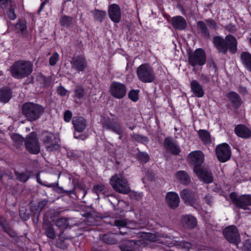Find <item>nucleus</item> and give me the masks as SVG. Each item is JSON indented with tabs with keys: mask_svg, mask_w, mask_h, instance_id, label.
Segmentation results:
<instances>
[{
	"mask_svg": "<svg viewBox=\"0 0 251 251\" xmlns=\"http://www.w3.org/2000/svg\"><path fill=\"white\" fill-rule=\"evenodd\" d=\"M213 44L220 53L226 54L228 51L231 54H235L237 50V41L231 34L227 35L225 39L220 36H215Z\"/></svg>",
	"mask_w": 251,
	"mask_h": 251,
	"instance_id": "f257e3e1",
	"label": "nucleus"
},
{
	"mask_svg": "<svg viewBox=\"0 0 251 251\" xmlns=\"http://www.w3.org/2000/svg\"><path fill=\"white\" fill-rule=\"evenodd\" d=\"M44 112V107L38 103L26 102L22 105V114L29 122H34L39 119Z\"/></svg>",
	"mask_w": 251,
	"mask_h": 251,
	"instance_id": "f03ea898",
	"label": "nucleus"
},
{
	"mask_svg": "<svg viewBox=\"0 0 251 251\" xmlns=\"http://www.w3.org/2000/svg\"><path fill=\"white\" fill-rule=\"evenodd\" d=\"M110 184L117 192L127 194L130 188L127 179L124 176V172L113 175L110 179Z\"/></svg>",
	"mask_w": 251,
	"mask_h": 251,
	"instance_id": "7ed1b4c3",
	"label": "nucleus"
},
{
	"mask_svg": "<svg viewBox=\"0 0 251 251\" xmlns=\"http://www.w3.org/2000/svg\"><path fill=\"white\" fill-rule=\"evenodd\" d=\"M139 80L144 83H151L155 79L152 68L149 64H142L137 70Z\"/></svg>",
	"mask_w": 251,
	"mask_h": 251,
	"instance_id": "20e7f679",
	"label": "nucleus"
},
{
	"mask_svg": "<svg viewBox=\"0 0 251 251\" xmlns=\"http://www.w3.org/2000/svg\"><path fill=\"white\" fill-rule=\"evenodd\" d=\"M10 72L12 76L21 79L31 73L32 66L31 64H13L10 68Z\"/></svg>",
	"mask_w": 251,
	"mask_h": 251,
	"instance_id": "39448f33",
	"label": "nucleus"
},
{
	"mask_svg": "<svg viewBox=\"0 0 251 251\" xmlns=\"http://www.w3.org/2000/svg\"><path fill=\"white\" fill-rule=\"evenodd\" d=\"M25 145L26 150L30 153L37 154L40 152V145L35 132H32L27 135L25 140Z\"/></svg>",
	"mask_w": 251,
	"mask_h": 251,
	"instance_id": "423d86ee",
	"label": "nucleus"
},
{
	"mask_svg": "<svg viewBox=\"0 0 251 251\" xmlns=\"http://www.w3.org/2000/svg\"><path fill=\"white\" fill-rule=\"evenodd\" d=\"M223 232L225 238L229 243L237 245L241 242L240 235L235 226L232 225L226 227Z\"/></svg>",
	"mask_w": 251,
	"mask_h": 251,
	"instance_id": "0eeeda50",
	"label": "nucleus"
},
{
	"mask_svg": "<svg viewBox=\"0 0 251 251\" xmlns=\"http://www.w3.org/2000/svg\"><path fill=\"white\" fill-rule=\"evenodd\" d=\"M229 198L237 207L245 209L248 206L251 205V195H243L238 197L235 192L229 195Z\"/></svg>",
	"mask_w": 251,
	"mask_h": 251,
	"instance_id": "6e6552de",
	"label": "nucleus"
},
{
	"mask_svg": "<svg viewBox=\"0 0 251 251\" xmlns=\"http://www.w3.org/2000/svg\"><path fill=\"white\" fill-rule=\"evenodd\" d=\"M215 152L218 159L221 162H225L231 157V149L226 143L217 145L215 149Z\"/></svg>",
	"mask_w": 251,
	"mask_h": 251,
	"instance_id": "1a4fd4ad",
	"label": "nucleus"
},
{
	"mask_svg": "<svg viewBox=\"0 0 251 251\" xmlns=\"http://www.w3.org/2000/svg\"><path fill=\"white\" fill-rule=\"evenodd\" d=\"M187 55L189 63H206V53L202 48H198L194 51L188 50Z\"/></svg>",
	"mask_w": 251,
	"mask_h": 251,
	"instance_id": "9d476101",
	"label": "nucleus"
},
{
	"mask_svg": "<svg viewBox=\"0 0 251 251\" xmlns=\"http://www.w3.org/2000/svg\"><path fill=\"white\" fill-rule=\"evenodd\" d=\"M110 93L116 99H122L126 95V87L123 83L114 81L110 86Z\"/></svg>",
	"mask_w": 251,
	"mask_h": 251,
	"instance_id": "9b49d317",
	"label": "nucleus"
},
{
	"mask_svg": "<svg viewBox=\"0 0 251 251\" xmlns=\"http://www.w3.org/2000/svg\"><path fill=\"white\" fill-rule=\"evenodd\" d=\"M204 155L203 152L200 151H196L190 152L188 156L190 163L194 166V172L196 168H201L202 164L204 161Z\"/></svg>",
	"mask_w": 251,
	"mask_h": 251,
	"instance_id": "f8f14e48",
	"label": "nucleus"
},
{
	"mask_svg": "<svg viewBox=\"0 0 251 251\" xmlns=\"http://www.w3.org/2000/svg\"><path fill=\"white\" fill-rule=\"evenodd\" d=\"M102 126L103 128L110 130L117 134H121L123 133L122 126L114 119H111L109 118H104L101 122Z\"/></svg>",
	"mask_w": 251,
	"mask_h": 251,
	"instance_id": "ddd939ff",
	"label": "nucleus"
},
{
	"mask_svg": "<svg viewBox=\"0 0 251 251\" xmlns=\"http://www.w3.org/2000/svg\"><path fill=\"white\" fill-rule=\"evenodd\" d=\"M194 172L197 176L205 183L209 184L213 181V174L208 167L203 166L199 169L196 168Z\"/></svg>",
	"mask_w": 251,
	"mask_h": 251,
	"instance_id": "4468645a",
	"label": "nucleus"
},
{
	"mask_svg": "<svg viewBox=\"0 0 251 251\" xmlns=\"http://www.w3.org/2000/svg\"><path fill=\"white\" fill-rule=\"evenodd\" d=\"M108 15L111 21L114 23H119L122 18V12L120 6L116 3L110 4L108 7Z\"/></svg>",
	"mask_w": 251,
	"mask_h": 251,
	"instance_id": "2eb2a0df",
	"label": "nucleus"
},
{
	"mask_svg": "<svg viewBox=\"0 0 251 251\" xmlns=\"http://www.w3.org/2000/svg\"><path fill=\"white\" fill-rule=\"evenodd\" d=\"M180 195L184 202L191 206L194 205L198 199V196L195 192L188 189H183Z\"/></svg>",
	"mask_w": 251,
	"mask_h": 251,
	"instance_id": "dca6fc26",
	"label": "nucleus"
},
{
	"mask_svg": "<svg viewBox=\"0 0 251 251\" xmlns=\"http://www.w3.org/2000/svg\"><path fill=\"white\" fill-rule=\"evenodd\" d=\"M163 145L165 149L173 155H176L180 152V147L171 137L165 138Z\"/></svg>",
	"mask_w": 251,
	"mask_h": 251,
	"instance_id": "f3484780",
	"label": "nucleus"
},
{
	"mask_svg": "<svg viewBox=\"0 0 251 251\" xmlns=\"http://www.w3.org/2000/svg\"><path fill=\"white\" fill-rule=\"evenodd\" d=\"M171 25L176 30H183L186 29L187 24L185 19L181 16H176L172 18Z\"/></svg>",
	"mask_w": 251,
	"mask_h": 251,
	"instance_id": "a211bd4d",
	"label": "nucleus"
},
{
	"mask_svg": "<svg viewBox=\"0 0 251 251\" xmlns=\"http://www.w3.org/2000/svg\"><path fill=\"white\" fill-rule=\"evenodd\" d=\"M42 228L45 231L44 234L50 239H54L56 238L55 231L50 222L45 217L43 218Z\"/></svg>",
	"mask_w": 251,
	"mask_h": 251,
	"instance_id": "6ab92c4d",
	"label": "nucleus"
},
{
	"mask_svg": "<svg viewBox=\"0 0 251 251\" xmlns=\"http://www.w3.org/2000/svg\"><path fill=\"white\" fill-rule=\"evenodd\" d=\"M166 201L168 205L172 209L177 208L180 202L177 194L175 192H168L166 196Z\"/></svg>",
	"mask_w": 251,
	"mask_h": 251,
	"instance_id": "aec40b11",
	"label": "nucleus"
},
{
	"mask_svg": "<svg viewBox=\"0 0 251 251\" xmlns=\"http://www.w3.org/2000/svg\"><path fill=\"white\" fill-rule=\"evenodd\" d=\"M234 131L239 137L248 139L251 137V130L244 125L240 124L236 126Z\"/></svg>",
	"mask_w": 251,
	"mask_h": 251,
	"instance_id": "412c9836",
	"label": "nucleus"
},
{
	"mask_svg": "<svg viewBox=\"0 0 251 251\" xmlns=\"http://www.w3.org/2000/svg\"><path fill=\"white\" fill-rule=\"evenodd\" d=\"M226 97L236 109L239 108L242 104L240 96L236 92L230 91L226 94Z\"/></svg>",
	"mask_w": 251,
	"mask_h": 251,
	"instance_id": "4be33fe9",
	"label": "nucleus"
},
{
	"mask_svg": "<svg viewBox=\"0 0 251 251\" xmlns=\"http://www.w3.org/2000/svg\"><path fill=\"white\" fill-rule=\"evenodd\" d=\"M181 221L184 227L189 229L195 228L197 224L196 219L190 215H186L182 216Z\"/></svg>",
	"mask_w": 251,
	"mask_h": 251,
	"instance_id": "5701e85b",
	"label": "nucleus"
},
{
	"mask_svg": "<svg viewBox=\"0 0 251 251\" xmlns=\"http://www.w3.org/2000/svg\"><path fill=\"white\" fill-rule=\"evenodd\" d=\"M12 97V90L8 87H3L0 89V102L7 103Z\"/></svg>",
	"mask_w": 251,
	"mask_h": 251,
	"instance_id": "b1692460",
	"label": "nucleus"
},
{
	"mask_svg": "<svg viewBox=\"0 0 251 251\" xmlns=\"http://www.w3.org/2000/svg\"><path fill=\"white\" fill-rule=\"evenodd\" d=\"M72 123L75 130L78 132H83L86 126L85 120L81 117H74Z\"/></svg>",
	"mask_w": 251,
	"mask_h": 251,
	"instance_id": "393cba45",
	"label": "nucleus"
},
{
	"mask_svg": "<svg viewBox=\"0 0 251 251\" xmlns=\"http://www.w3.org/2000/svg\"><path fill=\"white\" fill-rule=\"evenodd\" d=\"M197 29L198 32L200 33L203 37L206 39L210 38V34L209 29L204 23L202 21H199L196 23Z\"/></svg>",
	"mask_w": 251,
	"mask_h": 251,
	"instance_id": "a878e982",
	"label": "nucleus"
},
{
	"mask_svg": "<svg viewBox=\"0 0 251 251\" xmlns=\"http://www.w3.org/2000/svg\"><path fill=\"white\" fill-rule=\"evenodd\" d=\"M190 87L192 92L195 96L201 98L204 96V92L202 86L196 80L190 82Z\"/></svg>",
	"mask_w": 251,
	"mask_h": 251,
	"instance_id": "bb28decb",
	"label": "nucleus"
},
{
	"mask_svg": "<svg viewBox=\"0 0 251 251\" xmlns=\"http://www.w3.org/2000/svg\"><path fill=\"white\" fill-rule=\"evenodd\" d=\"M176 177L180 183L184 185H188L191 183L189 175L185 171H179L176 174Z\"/></svg>",
	"mask_w": 251,
	"mask_h": 251,
	"instance_id": "cd10ccee",
	"label": "nucleus"
},
{
	"mask_svg": "<svg viewBox=\"0 0 251 251\" xmlns=\"http://www.w3.org/2000/svg\"><path fill=\"white\" fill-rule=\"evenodd\" d=\"M90 13L94 20L100 23H102L105 19L106 18L107 13L105 10H100L95 8L94 10H91Z\"/></svg>",
	"mask_w": 251,
	"mask_h": 251,
	"instance_id": "c85d7f7f",
	"label": "nucleus"
},
{
	"mask_svg": "<svg viewBox=\"0 0 251 251\" xmlns=\"http://www.w3.org/2000/svg\"><path fill=\"white\" fill-rule=\"evenodd\" d=\"M0 226L2 228L3 231L7 233L10 237L14 238L17 236L16 232L14 231L11 226L7 223V221L4 218H0Z\"/></svg>",
	"mask_w": 251,
	"mask_h": 251,
	"instance_id": "c756f323",
	"label": "nucleus"
},
{
	"mask_svg": "<svg viewBox=\"0 0 251 251\" xmlns=\"http://www.w3.org/2000/svg\"><path fill=\"white\" fill-rule=\"evenodd\" d=\"M56 139L55 135L48 131H43L41 134V140L44 145L52 143Z\"/></svg>",
	"mask_w": 251,
	"mask_h": 251,
	"instance_id": "7c9ffc66",
	"label": "nucleus"
},
{
	"mask_svg": "<svg viewBox=\"0 0 251 251\" xmlns=\"http://www.w3.org/2000/svg\"><path fill=\"white\" fill-rule=\"evenodd\" d=\"M198 135L200 138L204 145H209L211 144V136L207 130L201 129L198 131Z\"/></svg>",
	"mask_w": 251,
	"mask_h": 251,
	"instance_id": "2f4dec72",
	"label": "nucleus"
},
{
	"mask_svg": "<svg viewBox=\"0 0 251 251\" xmlns=\"http://www.w3.org/2000/svg\"><path fill=\"white\" fill-rule=\"evenodd\" d=\"M48 201L46 200L40 201L39 202L32 205L30 206L31 211H35L40 213L41 211L44 209L47 205Z\"/></svg>",
	"mask_w": 251,
	"mask_h": 251,
	"instance_id": "473e14b6",
	"label": "nucleus"
},
{
	"mask_svg": "<svg viewBox=\"0 0 251 251\" xmlns=\"http://www.w3.org/2000/svg\"><path fill=\"white\" fill-rule=\"evenodd\" d=\"M72 237H63L62 235H59L56 241V246L60 249L64 250L68 247V244L65 241L66 240L71 239Z\"/></svg>",
	"mask_w": 251,
	"mask_h": 251,
	"instance_id": "72a5a7b5",
	"label": "nucleus"
},
{
	"mask_svg": "<svg viewBox=\"0 0 251 251\" xmlns=\"http://www.w3.org/2000/svg\"><path fill=\"white\" fill-rule=\"evenodd\" d=\"M73 18L71 16L63 15L59 20L60 25L61 26L68 28L73 24Z\"/></svg>",
	"mask_w": 251,
	"mask_h": 251,
	"instance_id": "f704fd0d",
	"label": "nucleus"
},
{
	"mask_svg": "<svg viewBox=\"0 0 251 251\" xmlns=\"http://www.w3.org/2000/svg\"><path fill=\"white\" fill-rule=\"evenodd\" d=\"M15 175L16 178L22 182H26L30 177V175L28 172L20 173L18 171H15Z\"/></svg>",
	"mask_w": 251,
	"mask_h": 251,
	"instance_id": "c9c22d12",
	"label": "nucleus"
},
{
	"mask_svg": "<svg viewBox=\"0 0 251 251\" xmlns=\"http://www.w3.org/2000/svg\"><path fill=\"white\" fill-rule=\"evenodd\" d=\"M93 191L98 196L100 194H102L103 196L107 197L110 195V193L108 194V192L105 189L104 185L101 184L95 185L93 188Z\"/></svg>",
	"mask_w": 251,
	"mask_h": 251,
	"instance_id": "e433bc0d",
	"label": "nucleus"
},
{
	"mask_svg": "<svg viewBox=\"0 0 251 251\" xmlns=\"http://www.w3.org/2000/svg\"><path fill=\"white\" fill-rule=\"evenodd\" d=\"M137 236L150 241H155L157 237L155 234L151 233L140 232L137 233Z\"/></svg>",
	"mask_w": 251,
	"mask_h": 251,
	"instance_id": "4c0bfd02",
	"label": "nucleus"
},
{
	"mask_svg": "<svg viewBox=\"0 0 251 251\" xmlns=\"http://www.w3.org/2000/svg\"><path fill=\"white\" fill-rule=\"evenodd\" d=\"M174 244L179 249H185L188 251L192 248V244L188 242H185L184 241H175Z\"/></svg>",
	"mask_w": 251,
	"mask_h": 251,
	"instance_id": "58836bf2",
	"label": "nucleus"
},
{
	"mask_svg": "<svg viewBox=\"0 0 251 251\" xmlns=\"http://www.w3.org/2000/svg\"><path fill=\"white\" fill-rule=\"evenodd\" d=\"M55 225L61 230H63L69 226V223L66 218H62L58 219L56 221Z\"/></svg>",
	"mask_w": 251,
	"mask_h": 251,
	"instance_id": "ea45409f",
	"label": "nucleus"
},
{
	"mask_svg": "<svg viewBox=\"0 0 251 251\" xmlns=\"http://www.w3.org/2000/svg\"><path fill=\"white\" fill-rule=\"evenodd\" d=\"M74 98L79 99H82L85 95V92L84 88L80 86H77L74 89Z\"/></svg>",
	"mask_w": 251,
	"mask_h": 251,
	"instance_id": "a19ab883",
	"label": "nucleus"
},
{
	"mask_svg": "<svg viewBox=\"0 0 251 251\" xmlns=\"http://www.w3.org/2000/svg\"><path fill=\"white\" fill-rule=\"evenodd\" d=\"M131 137L133 141L144 144L147 143L149 141L148 137L138 134H133Z\"/></svg>",
	"mask_w": 251,
	"mask_h": 251,
	"instance_id": "79ce46f5",
	"label": "nucleus"
},
{
	"mask_svg": "<svg viewBox=\"0 0 251 251\" xmlns=\"http://www.w3.org/2000/svg\"><path fill=\"white\" fill-rule=\"evenodd\" d=\"M38 80L45 87L49 86L51 83V78L50 77H46L42 75H40L38 76Z\"/></svg>",
	"mask_w": 251,
	"mask_h": 251,
	"instance_id": "37998d69",
	"label": "nucleus"
},
{
	"mask_svg": "<svg viewBox=\"0 0 251 251\" xmlns=\"http://www.w3.org/2000/svg\"><path fill=\"white\" fill-rule=\"evenodd\" d=\"M11 138L15 143L18 146L22 145L24 142H25V139L20 134L17 133L12 134Z\"/></svg>",
	"mask_w": 251,
	"mask_h": 251,
	"instance_id": "c03bdc74",
	"label": "nucleus"
},
{
	"mask_svg": "<svg viewBox=\"0 0 251 251\" xmlns=\"http://www.w3.org/2000/svg\"><path fill=\"white\" fill-rule=\"evenodd\" d=\"M139 90L132 89L128 93V97L132 101L136 102L139 100Z\"/></svg>",
	"mask_w": 251,
	"mask_h": 251,
	"instance_id": "a18cd8bd",
	"label": "nucleus"
},
{
	"mask_svg": "<svg viewBox=\"0 0 251 251\" xmlns=\"http://www.w3.org/2000/svg\"><path fill=\"white\" fill-rule=\"evenodd\" d=\"M6 14L10 20H15L17 18L15 14V7L11 5L6 11Z\"/></svg>",
	"mask_w": 251,
	"mask_h": 251,
	"instance_id": "49530a36",
	"label": "nucleus"
},
{
	"mask_svg": "<svg viewBox=\"0 0 251 251\" xmlns=\"http://www.w3.org/2000/svg\"><path fill=\"white\" fill-rule=\"evenodd\" d=\"M137 158L141 162L144 163L148 162L150 158L149 154L147 153L141 151H139L137 154Z\"/></svg>",
	"mask_w": 251,
	"mask_h": 251,
	"instance_id": "de8ad7c7",
	"label": "nucleus"
},
{
	"mask_svg": "<svg viewBox=\"0 0 251 251\" xmlns=\"http://www.w3.org/2000/svg\"><path fill=\"white\" fill-rule=\"evenodd\" d=\"M19 216L23 220L27 221L30 218V214L27 209L23 207L19 210Z\"/></svg>",
	"mask_w": 251,
	"mask_h": 251,
	"instance_id": "09e8293b",
	"label": "nucleus"
},
{
	"mask_svg": "<svg viewBox=\"0 0 251 251\" xmlns=\"http://www.w3.org/2000/svg\"><path fill=\"white\" fill-rule=\"evenodd\" d=\"M16 27L19 28L23 33L27 30L26 22L25 20H19L16 25Z\"/></svg>",
	"mask_w": 251,
	"mask_h": 251,
	"instance_id": "8fccbe9b",
	"label": "nucleus"
},
{
	"mask_svg": "<svg viewBox=\"0 0 251 251\" xmlns=\"http://www.w3.org/2000/svg\"><path fill=\"white\" fill-rule=\"evenodd\" d=\"M242 63H251V54L248 51H244L241 54Z\"/></svg>",
	"mask_w": 251,
	"mask_h": 251,
	"instance_id": "3c124183",
	"label": "nucleus"
},
{
	"mask_svg": "<svg viewBox=\"0 0 251 251\" xmlns=\"http://www.w3.org/2000/svg\"><path fill=\"white\" fill-rule=\"evenodd\" d=\"M49 145L47 146V150L49 152H52L58 150L59 148V145L55 140L52 143L49 144Z\"/></svg>",
	"mask_w": 251,
	"mask_h": 251,
	"instance_id": "603ef678",
	"label": "nucleus"
},
{
	"mask_svg": "<svg viewBox=\"0 0 251 251\" xmlns=\"http://www.w3.org/2000/svg\"><path fill=\"white\" fill-rule=\"evenodd\" d=\"M205 21L210 29L215 30H217L218 29V26L216 22L212 18L207 19L205 20Z\"/></svg>",
	"mask_w": 251,
	"mask_h": 251,
	"instance_id": "864d4df0",
	"label": "nucleus"
},
{
	"mask_svg": "<svg viewBox=\"0 0 251 251\" xmlns=\"http://www.w3.org/2000/svg\"><path fill=\"white\" fill-rule=\"evenodd\" d=\"M86 66V64H73L72 68L75 71L80 72L83 71Z\"/></svg>",
	"mask_w": 251,
	"mask_h": 251,
	"instance_id": "5fc2aeb1",
	"label": "nucleus"
},
{
	"mask_svg": "<svg viewBox=\"0 0 251 251\" xmlns=\"http://www.w3.org/2000/svg\"><path fill=\"white\" fill-rule=\"evenodd\" d=\"M114 225L120 230L121 228H125L126 226V223L125 220H116L114 221Z\"/></svg>",
	"mask_w": 251,
	"mask_h": 251,
	"instance_id": "6e6d98bb",
	"label": "nucleus"
},
{
	"mask_svg": "<svg viewBox=\"0 0 251 251\" xmlns=\"http://www.w3.org/2000/svg\"><path fill=\"white\" fill-rule=\"evenodd\" d=\"M129 196L131 199H134L137 201H139L142 199V195L139 193H138L134 191H131L128 193Z\"/></svg>",
	"mask_w": 251,
	"mask_h": 251,
	"instance_id": "4d7b16f0",
	"label": "nucleus"
},
{
	"mask_svg": "<svg viewBox=\"0 0 251 251\" xmlns=\"http://www.w3.org/2000/svg\"><path fill=\"white\" fill-rule=\"evenodd\" d=\"M32 214V221L35 225H38L39 221L40 213L37 211H31Z\"/></svg>",
	"mask_w": 251,
	"mask_h": 251,
	"instance_id": "13d9d810",
	"label": "nucleus"
},
{
	"mask_svg": "<svg viewBox=\"0 0 251 251\" xmlns=\"http://www.w3.org/2000/svg\"><path fill=\"white\" fill-rule=\"evenodd\" d=\"M56 91L57 94L61 96H65L68 93V91L62 86L58 87Z\"/></svg>",
	"mask_w": 251,
	"mask_h": 251,
	"instance_id": "bf43d9fd",
	"label": "nucleus"
},
{
	"mask_svg": "<svg viewBox=\"0 0 251 251\" xmlns=\"http://www.w3.org/2000/svg\"><path fill=\"white\" fill-rule=\"evenodd\" d=\"M59 54L57 52H54L50 57L49 63H57L59 60Z\"/></svg>",
	"mask_w": 251,
	"mask_h": 251,
	"instance_id": "052dcab7",
	"label": "nucleus"
},
{
	"mask_svg": "<svg viewBox=\"0 0 251 251\" xmlns=\"http://www.w3.org/2000/svg\"><path fill=\"white\" fill-rule=\"evenodd\" d=\"M102 239L106 243L109 244H113L115 243V240L111 238L108 235L105 234L102 236Z\"/></svg>",
	"mask_w": 251,
	"mask_h": 251,
	"instance_id": "680f3d73",
	"label": "nucleus"
},
{
	"mask_svg": "<svg viewBox=\"0 0 251 251\" xmlns=\"http://www.w3.org/2000/svg\"><path fill=\"white\" fill-rule=\"evenodd\" d=\"M72 117V113L70 111L67 110L64 113V119L66 122H70Z\"/></svg>",
	"mask_w": 251,
	"mask_h": 251,
	"instance_id": "e2e57ef3",
	"label": "nucleus"
},
{
	"mask_svg": "<svg viewBox=\"0 0 251 251\" xmlns=\"http://www.w3.org/2000/svg\"><path fill=\"white\" fill-rule=\"evenodd\" d=\"M123 230H120V233L121 235H127L128 236L131 235V230L127 228L126 226L125 228H123Z\"/></svg>",
	"mask_w": 251,
	"mask_h": 251,
	"instance_id": "0e129e2a",
	"label": "nucleus"
},
{
	"mask_svg": "<svg viewBox=\"0 0 251 251\" xmlns=\"http://www.w3.org/2000/svg\"><path fill=\"white\" fill-rule=\"evenodd\" d=\"M204 201L207 204L211 205L213 203L212 197L209 195H206L204 198Z\"/></svg>",
	"mask_w": 251,
	"mask_h": 251,
	"instance_id": "69168bd1",
	"label": "nucleus"
},
{
	"mask_svg": "<svg viewBox=\"0 0 251 251\" xmlns=\"http://www.w3.org/2000/svg\"><path fill=\"white\" fill-rule=\"evenodd\" d=\"M77 187L80 189L81 192L82 193L83 195V197H84L87 193V191L85 189L84 185L83 184L79 183L77 184Z\"/></svg>",
	"mask_w": 251,
	"mask_h": 251,
	"instance_id": "338daca9",
	"label": "nucleus"
},
{
	"mask_svg": "<svg viewBox=\"0 0 251 251\" xmlns=\"http://www.w3.org/2000/svg\"><path fill=\"white\" fill-rule=\"evenodd\" d=\"M130 243H131V245H134L136 246H140L144 242L142 240H132L129 241Z\"/></svg>",
	"mask_w": 251,
	"mask_h": 251,
	"instance_id": "774afa93",
	"label": "nucleus"
}]
</instances>
